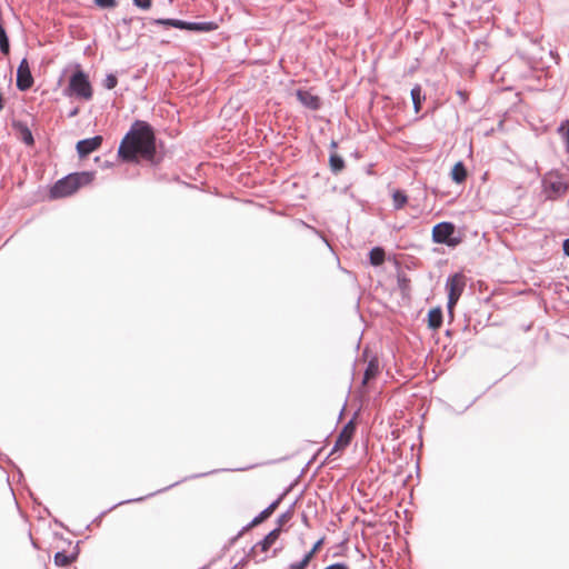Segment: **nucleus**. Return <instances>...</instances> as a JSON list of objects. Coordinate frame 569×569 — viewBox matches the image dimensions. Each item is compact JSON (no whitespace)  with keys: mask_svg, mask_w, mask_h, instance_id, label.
Wrapping results in <instances>:
<instances>
[{"mask_svg":"<svg viewBox=\"0 0 569 569\" xmlns=\"http://www.w3.org/2000/svg\"><path fill=\"white\" fill-rule=\"evenodd\" d=\"M292 517V512L288 510L287 512L280 515L278 517V528L281 529V526H283L286 522H288Z\"/></svg>","mask_w":569,"mask_h":569,"instance_id":"a878e982","label":"nucleus"},{"mask_svg":"<svg viewBox=\"0 0 569 569\" xmlns=\"http://www.w3.org/2000/svg\"><path fill=\"white\" fill-rule=\"evenodd\" d=\"M63 94L69 98H76L88 101L92 98L93 91L88 76L81 70L77 69L69 79Z\"/></svg>","mask_w":569,"mask_h":569,"instance_id":"f03ea898","label":"nucleus"},{"mask_svg":"<svg viewBox=\"0 0 569 569\" xmlns=\"http://www.w3.org/2000/svg\"><path fill=\"white\" fill-rule=\"evenodd\" d=\"M280 532V528L271 530L261 541L253 546L252 551L254 553L257 552L258 549H260L262 552L268 551L270 547L278 540Z\"/></svg>","mask_w":569,"mask_h":569,"instance_id":"9b49d317","label":"nucleus"},{"mask_svg":"<svg viewBox=\"0 0 569 569\" xmlns=\"http://www.w3.org/2000/svg\"><path fill=\"white\" fill-rule=\"evenodd\" d=\"M563 252L569 257V238L563 241Z\"/></svg>","mask_w":569,"mask_h":569,"instance_id":"7c9ffc66","label":"nucleus"},{"mask_svg":"<svg viewBox=\"0 0 569 569\" xmlns=\"http://www.w3.org/2000/svg\"><path fill=\"white\" fill-rule=\"evenodd\" d=\"M118 83L117 77L114 74H108L103 81L104 88L108 90L113 89Z\"/></svg>","mask_w":569,"mask_h":569,"instance_id":"b1692460","label":"nucleus"},{"mask_svg":"<svg viewBox=\"0 0 569 569\" xmlns=\"http://www.w3.org/2000/svg\"><path fill=\"white\" fill-rule=\"evenodd\" d=\"M370 263L372 266H380L385 261V251L380 247H375L369 252Z\"/></svg>","mask_w":569,"mask_h":569,"instance_id":"f3484780","label":"nucleus"},{"mask_svg":"<svg viewBox=\"0 0 569 569\" xmlns=\"http://www.w3.org/2000/svg\"><path fill=\"white\" fill-rule=\"evenodd\" d=\"M101 143H102L101 136H96L93 138L83 139L77 143V151L80 157H86L89 153L97 150L101 146Z\"/></svg>","mask_w":569,"mask_h":569,"instance_id":"9d476101","label":"nucleus"},{"mask_svg":"<svg viewBox=\"0 0 569 569\" xmlns=\"http://www.w3.org/2000/svg\"><path fill=\"white\" fill-rule=\"evenodd\" d=\"M543 193L548 199H556L566 193L568 182L558 171H549L542 178Z\"/></svg>","mask_w":569,"mask_h":569,"instance_id":"20e7f679","label":"nucleus"},{"mask_svg":"<svg viewBox=\"0 0 569 569\" xmlns=\"http://www.w3.org/2000/svg\"><path fill=\"white\" fill-rule=\"evenodd\" d=\"M298 100L307 108L317 110L320 107V100L317 96L307 90L297 91Z\"/></svg>","mask_w":569,"mask_h":569,"instance_id":"f8f14e48","label":"nucleus"},{"mask_svg":"<svg viewBox=\"0 0 569 569\" xmlns=\"http://www.w3.org/2000/svg\"><path fill=\"white\" fill-rule=\"evenodd\" d=\"M326 569H348V567L345 563H333L327 567Z\"/></svg>","mask_w":569,"mask_h":569,"instance_id":"c756f323","label":"nucleus"},{"mask_svg":"<svg viewBox=\"0 0 569 569\" xmlns=\"http://www.w3.org/2000/svg\"><path fill=\"white\" fill-rule=\"evenodd\" d=\"M9 49V39L7 37L3 26L0 23V50L3 54H8Z\"/></svg>","mask_w":569,"mask_h":569,"instance_id":"412c9836","label":"nucleus"},{"mask_svg":"<svg viewBox=\"0 0 569 569\" xmlns=\"http://www.w3.org/2000/svg\"><path fill=\"white\" fill-rule=\"evenodd\" d=\"M151 23L161 24L164 27H173L196 32H209L217 29V24L212 21L204 22H187L179 19H152Z\"/></svg>","mask_w":569,"mask_h":569,"instance_id":"39448f33","label":"nucleus"},{"mask_svg":"<svg viewBox=\"0 0 569 569\" xmlns=\"http://www.w3.org/2000/svg\"><path fill=\"white\" fill-rule=\"evenodd\" d=\"M466 288V277L461 272H457L450 276L446 282V289L448 291V303L447 308L449 313L452 316L453 308L460 299Z\"/></svg>","mask_w":569,"mask_h":569,"instance_id":"423d86ee","label":"nucleus"},{"mask_svg":"<svg viewBox=\"0 0 569 569\" xmlns=\"http://www.w3.org/2000/svg\"><path fill=\"white\" fill-rule=\"evenodd\" d=\"M22 140H23L27 144H32V143H33V137H32V133H31V131H30L28 128H24V130L22 131Z\"/></svg>","mask_w":569,"mask_h":569,"instance_id":"cd10ccee","label":"nucleus"},{"mask_svg":"<svg viewBox=\"0 0 569 569\" xmlns=\"http://www.w3.org/2000/svg\"><path fill=\"white\" fill-rule=\"evenodd\" d=\"M94 4L102 9H111L117 6L116 0H94Z\"/></svg>","mask_w":569,"mask_h":569,"instance_id":"5701e85b","label":"nucleus"},{"mask_svg":"<svg viewBox=\"0 0 569 569\" xmlns=\"http://www.w3.org/2000/svg\"><path fill=\"white\" fill-rule=\"evenodd\" d=\"M133 3L141 9H149L151 7V0H132Z\"/></svg>","mask_w":569,"mask_h":569,"instance_id":"c85d7f7f","label":"nucleus"},{"mask_svg":"<svg viewBox=\"0 0 569 569\" xmlns=\"http://www.w3.org/2000/svg\"><path fill=\"white\" fill-rule=\"evenodd\" d=\"M322 543H323V539L318 540L315 543V546L312 547V549L308 553L305 555V557H308L309 562L312 559V557L315 556V553L318 551V549L321 547Z\"/></svg>","mask_w":569,"mask_h":569,"instance_id":"bb28decb","label":"nucleus"},{"mask_svg":"<svg viewBox=\"0 0 569 569\" xmlns=\"http://www.w3.org/2000/svg\"><path fill=\"white\" fill-rule=\"evenodd\" d=\"M92 173L82 172L70 174L59 180L51 189L50 193L53 198H62L76 192L82 184L89 183L92 180Z\"/></svg>","mask_w":569,"mask_h":569,"instance_id":"7ed1b4c3","label":"nucleus"},{"mask_svg":"<svg viewBox=\"0 0 569 569\" xmlns=\"http://www.w3.org/2000/svg\"><path fill=\"white\" fill-rule=\"evenodd\" d=\"M282 499V496H280L277 500H274L272 503H270L264 510H262L258 516H256L251 522L247 526V528L256 527L263 522L267 518H269L273 511L279 506L280 501Z\"/></svg>","mask_w":569,"mask_h":569,"instance_id":"ddd939ff","label":"nucleus"},{"mask_svg":"<svg viewBox=\"0 0 569 569\" xmlns=\"http://www.w3.org/2000/svg\"><path fill=\"white\" fill-rule=\"evenodd\" d=\"M330 168L332 172L338 173L345 168V161L338 154H331L330 156Z\"/></svg>","mask_w":569,"mask_h":569,"instance_id":"aec40b11","label":"nucleus"},{"mask_svg":"<svg viewBox=\"0 0 569 569\" xmlns=\"http://www.w3.org/2000/svg\"><path fill=\"white\" fill-rule=\"evenodd\" d=\"M393 207L395 209H401L408 201L406 193L401 190H396L392 193Z\"/></svg>","mask_w":569,"mask_h":569,"instance_id":"6ab92c4d","label":"nucleus"},{"mask_svg":"<svg viewBox=\"0 0 569 569\" xmlns=\"http://www.w3.org/2000/svg\"><path fill=\"white\" fill-rule=\"evenodd\" d=\"M73 558L63 551H59L54 555V563L57 566H67L72 562Z\"/></svg>","mask_w":569,"mask_h":569,"instance_id":"4be33fe9","label":"nucleus"},{"mask_svg":"<svg viewBox=\"0 0 569 569\" xmlns=\"http://www.w3.org/2000/svg\"><path fill=\"white\" fill-rule=\"evenodd\" d=\"M33 83L31 71L27 59H23L17 70V87L20 90L29 89Z\"/></svg>","mask_w":569,"mask_h":569,"instance_id":"6e6552de","label":"nucleus"},{"mask_svg":"<svg viewBox=\"0 0 569 569\" xmlns=\"http://www.w3.org/2000/svg\"><path fill=\"white\" fill-rule=\"evenodd\" d=\"M77 113H78V109L76 108L74 110H72V111L70 112V114H69V116H70V117H73V116H76Z\"/></svg>","mask_w":569,"mask_h":569,"instance_id":"2f4dec72","label":"nucleus"},{"mask_svg":"<svg viewBox=\"0 0 569 569\" xmlns=\"http://www.w3.org/2000/svg\"><path fill=\"white\" fill-rule=\"evenodd\" d=\"M308 565V557H303L300 561L291 563L288 569H306Z\"/></svg>","mask_w":569,"mask_h":569,"instance_id":"393cba45","label":"nucleus"},{"mask_svg":"<svg viewBox=\"0 0 569 569\" xmlns=\"http://www.w3.org/2000/svg\"><path fill=\"white\" fill-rule=\"evenodd\" d=\"M356 427L353 421H349L339 433L336 443L333 446V449L331 451V455L338 450L345 449L351 441L353 433H355Z\"/></svg>","mask_w":569,"mask_h":569,"instance_id":"1a4fd4ad","label":"nucleus"},{"mask_svg":"<svg viewBox=\"0 0 569 569\" xmlns=\"http://www.w3.org/2000/svg\"><path fill=\"white\" fill-rule=\"evenodd\" d=\"M410 93H411V99L413 102L415 110H416V112H419L420 108H421V102H422V100H425V96L422 94L421 87L419 84L415 86L411 89Z\"/></svg>","mask_w":569,"mask_h":569,"instance_id":"a211bd4d","label":"nucleus"},{"mask_svg":"<svg viewBox=\"0 0 569 569\" xmlns=\"http://www.w3.org/2000/svg\"><path fill=\"white\" fill-rule=\"evenodd\" d=\"M455 232V226L451 222H440L432 229V240L436 243L451 244L450 237Z\"/></svg>","mask_w":569,"mask_h":569,"instance_id":"0eeeda50","label":"nucleus"},{"mask_svg":"<svg viewBox=\"0 0 569 569\" xmlns=\"http://www.w3.org/2000/svg\"><path fill=\"white\" fill-rule=\"evenodd\" d=\"M378 372H379L378 360H376V359L370 360L366 368L362 383L363 385L368 383L372 378H375L378 375Z\"/></svg>","mask_w":569,"mask_h":569,"instance_id":"2eb2a0df","label":"nucleus"},{"mask_svg":"<svg viewBox=\"0 0 569 569\" xmlns=\"http://www.w3.org/2000/svg\"><path fill=\"white\" fill-rule=\"evenodd\" d=\"M466 177L467 171L462 162H457L451 170V179L457 183H461L466 180Z\"/></svg>","mask_w":569,"mask_h":569,"instance_id":"dca6fc26","label":"nucleus"},{"mask_svg":"<svg viewBox=\"0 0 569 569\" xmlns=\"http://www.w3.org/2000/svg\"><path fill=\"white\" fill-rule=\"evenodd\" d=\"M442 323V312L440 308L431 309L428 313V325L431 329L440 328Z\"/></svg>","mask_w":569,"mask_h":569,"instance_id":"4468645a","label":"nucleus"},{"mask_svg":"<svg viewBox=\"0 0 569 569\" xmlns=\"http://www.w3.org/2000/svg\"><path fill=\"white\" fill-rule=\"evenodd\" d=\"M156 152L152 128L144 121H136L122 139L118 154L126 161H137L138 158L152 160Z\"/></svg>","mask_w":569,"mask_h":569,"instance_id":"f257e3e1","label":"nucleus"}]
</instances>
